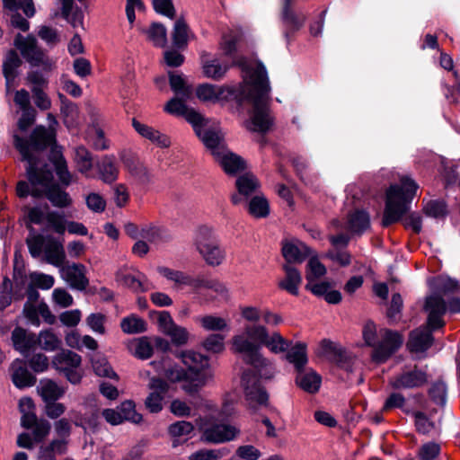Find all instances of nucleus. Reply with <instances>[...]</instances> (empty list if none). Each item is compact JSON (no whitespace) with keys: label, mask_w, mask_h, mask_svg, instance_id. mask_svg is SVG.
<instances>
[{"label":"nucleus","mask_w":460,"mask_h":460,"mask_svg":"<svg viewBox=\"0 0 460 460\" xmlns=\"http://www.w3.org/2000/svg\"><path fill=\"white\" fill-rule=\"evenodd\" d=\"M49 128L38 126L32 131L30 139L25 140L15 134L14 146L20 152L22 160L27 162V177L29 183L21 181L17 183L16 192L20 198H25L30 193L34 197L46 195L56 207L65 208L70 205L69 195L60 190L53 181V172L49 165L40 167V155L43 149L51 146L49 160L58 176L59 181L66 186L72 181L66 162L61 148L56 146V129L58 121L52 114H48Z\"/></svg>","instance_id":"f257e3e1"},{"label":"nucleus","mask_w":460,"mask_h":460,"mask_svg":"<svg viewBox=\"0 0 460 460\" xmlns=\"http://www.w3.org/2000/svg\"><path fill=\"white\" fill-rule=\"evenodd\" d=\"M242 68L243 82L237 85L202 84L196 88L197 97L203 102L235 101L252 105L250 129L266 132L273 124L270 110V83L265 66H258L252 72L243 59L234 61Z\"/></svg>","instance_id":"f03ea898"},{"label":"nucleus","mask_w":460,"mask_h":460,"mask_svg":"<svg viewBox=\"0 0 460 460\" xmlns=\"http://www.w3.org/2000/svg\"><path fill=\"white\" fill-rule=\"evenodd\" d=\"M291 342L279 332H269L262 324L246 325L243 332L232 339V349L242 355L243 360L254 368L261 370L270 366V362L261 352V346H265L270 352L279 354L288 351Z\"/></svg>","instance_id":"7ed1b4c3"},{"label":"nucleus","mask_w":460,"mask_h":460,"mask_svg":"<svg viewBox=\"0 0 460 460\" xmlns=\"http://www.w3.org/2000/svg\"><path fill=\"white\" fill-rule=\"evenodd\" d=\"M418 190V184L410 177L401 178L400 184L391 185L386 191L385 208L382 225L388 226L402 219Z\"/></svg>","instance_id":"20e7f679"},{"label":"nucleus","mask_w":460,"mask_h":460,"mask_svg":"<svg viewBox=\"0 0 460 460\" xmlns=\"http://www.w3.org/2000/svg\"><path fill=\"white\" fill-rule=\"evenodd\" d=\"M363 339L368 347L374 349L372 358L377 363L385 362L402 344V336L388 329L378 332L373 322H367L363 328Z\"/></svg>","instance_id":"39448f33"},{"label":"nucleus","mask_w":460,"mask_h":460,"mask_svg":"<svg viewBox=\"0 0 460 460\" xmlns=\"http://www.w3.org/2000/svg\"><path fill=\"white\" fill-rule=\"evenodd\" d=\"M177 357L187 367V372L190 377V382L182 385V389L186 393L195 394L212 380L214 374L208 357L193 350L181 351Z\"/></svg>","instance_id":"423d86ee"},{"label":"nucleus","mask_w":460,"mask_h":460,"mask_svg":"<svg viewBox=\"0 0 460 460\" xmlns=\"http://www.w3.org/2000/svg\"><path fill=\"white\" fill-rule=\"evenodd\" d=\"M196 251L210 267L222 265L226 260V251L222 246L215 229L207 225L199 226L193 236Z\"/></svg>","instance_id":"0eeeda50"},{"label":"nucleus","mask_w":460,"mask_h":460,"mask_svg":"<svg viewBox=\"0 0 460 460\" xmlns=\"http://www.w3.org/2000/svg\"><path fill=\"white\" fill-rule=\"evenodd\" d=\"M192 128L214 158L227 148L225 133L217 122L203 116Z\"/></svg>","instance_id":"6e6552de"},{"label":"nucleus","mask_w":460,"mask_h":460,"mask_svg":"<svg viewBox=\"0 0 460 460\" xmlns=\"http://www.w3.org/2000/svg\"><path fill=\"white\" fill-rule=\"evenodd\" d=\"M447 309L453 314L460 313V298H452L447 307L445 301L440 296L434 294L427 297L425 310L429 314L428 325L432 330L444 326L445 322L442 316Z\"/></svg>","instance_id":"1a4fd4ad"},{"label":"nucleus","mask_w":460,"mask_h":460,"mask_svg":"<svg viewBox=\"0 0 460 460\" xmlns=\"http://www.w3.org/2000/svg\"><path fill=\"white\" fill-rule=\"evenodd\" d=\"M428 381V376L424 369L416 365L404 366L402 370L394 375L389 381L394 389H413L424 385Z\"/></svg>","instance_id":"9d476101"},{"label":"nucleus","mask_w":460,"mask_h":460,"mask_svg":"<svg viewBox=\"0 0 460 460\" xmlns=\"http://www.w3.org/2000/svg\"><path fill=\"white\" fill-rule=\"evenodd\" d=\"M242 387L247 404L252 409L267 404L268 394L256 373L246 371L242 376Z\"/></svg>","instance_id":"9b49d317"},{"label":"nucleus","mask_w":460,"mask_h":460,"mask_svg":"<svg viewBox=\"0 0 460 460\" xmlns=\"http://www.w3.org/2000/svg\"><path fill=\"white\" fill-rule=\"evenodd\" d=\"M81 356L77 353L63 349L54 356L52 365L57 370L64 372L72 384H77L81 379V375L76 369L81 365Z\"/></svg>","instance_id":"f8f14e48"},{"label":"nucleus","mask_w":460,"mask_h":460,"mask_svg":"<svg viewBox=\"0 0 460 460\" xmlns=\"http://www.w3.org/2000/svg\"><path fill=\"white\" fill-rule=\"evenodd\" d=\"M201 439L207 443L220 444L233 440L239 430L225 423H203L200 426Z\"/></svg>","instance_id":"ddd939ff"},{"label":"nucleus","mask_w":460,"mask_h":460,"mask_svg":"<svg viewBox=\"0 0 460 460\" xmlns=\"http://www.w3.org/2000/svg\"><path fill=\"white\" fill-rule=\"evenodd\" d=\"M192 97H185L182 95H174L164 106V111L177 117H183L192 127L200 121L203 117L195 109L189 107L187 102Z\"/></svg>","instance_id":"4468645a"},{"label":"nucleus","mask_w":460,"mask_h":460,"mask_svg":"<svg viewBox=\"0 0 460 460\" xmlns=\"http://www.w3.org/2000/svg\"><path fill=\"white\" fill-rule=\"evenodd\" d=\"M61 278L70 288L77 290H84L89 280L86 278V268L80 263H65L59 268Z\"/></svg>","instance_id":"2eb2a0df"},{"label":"nucleus","mask_w":460,"mask_h":460,"mask_svg":"<svg viewBox=\"0 0 460 460\" xmlns=\"http://www.w3.org/2000/svg\"><path fill=\"white\" fill-rule=\"evenodd\" d=\"M32 432L18 435L16 444L19 447L31 450L35 444L42 442L49 434L51 424L47 420H40L32 428Z\"/></svg>","instance_id":"dca6fc26"},{"label":"nucleus","mask_w":460,"mask_h":460,"mask_svg":"<svg viewBox=\"0 0 460 460\" xmlns=\"http://www.w3.org/2000/svg\"><path fill=\"white\" fill-rule=\"evenodd\" d=\"M151 393L146 397L145 404L150 412L156 413L162 411L163 402L168 392V384L161 378L152 377L148 384Z\"/></svg>","instance_id":"f3484780"},{"label":"nucleus","mask_w":460,"mask_h":460,"mask_svg":"<svg viewBox=\"0 0 460 460\" xmlns=\"http://www.w3.org/2000/svg\"><path fill=\"white\" fill-rule=\"evenodd\" d=\"M14 43L22 57L31 64L39 65L43 61L44 53L37 47V40L33 36L23 37L18 34Z\"/></svg>","instance_id":"a211bd4d"},{"label":"nucleus","mask_w":460,"mask_h":460,"mask_svg":"<svg viewBox=\"0 0 460 460\" xmlns=\"http://www.w3.org/2000/svg\"><path fill=\"white\" fill-rule=\"evenodd\" d=\"M24 317L34 326H40L41 316L48 323H53L55 316L51 314L48 305L45 302L38 304L26 302L23 306Z\"/></svg>","instance_id":"6ab92c4d"},{"label":"nucleus","mask_w":460,"mask_h":460,"mask_svg":"<svg viewBox=\"0 0 460 460\" xmlns=\"http://www.w3.org/2000/svg\"><path fill=\"white\" fill-rule=\"evenodd\" d=\"M282 254L287 264L301 263L309 256L310 249L301 241L292 239L283 243Z\"/></svg>","instance_id":"aec40b11"},{"label":"nucleus","mask_w":460,"mask_h":460,"mask_svg":"<svg viewBox=\"0 0 460 460\" xmlns=\"http://www.w3.org/2000/svg\"><path fill=\"white\" fill-rule=\"evenodd\" d=\"M214 159L219 164L225 172L229 175L237 174L243 171L246 166L245 161L228 147Z\"/></svg>","instance_id":"412c9836"},{"label":"nucleus","mask_w":460,"mask_h":460,"mask_svg":"<svg viewBox=\"0 0 460 460\" xmlns=\"http://www.w3.org/2000/svg\"><path fill=\"white\" fill-rule=\"evenodd\" d=\"M238 35L230 31L229 33L225 34L222 37L220 42V49L223 51V54L226 57L233 58V65L238 66L234 61L243 59L246 63V66L249 69L253 72L257 69L258 66H264L261 62H250L243 57H234V53L236 51V43L238 41Z\"/></svg>","instance_id":"4be33fe9"},{"label":"nucleus","mask_w":460,"mask_h":460,"mask_svg":"<svg viewBox=\"0 0 460 460\" xmlns=\"http://www.w3.org/2000/svg\"><path fill=\"white\" fill-rule=\"evenodd\" d=\"M13 348L26 356L36 347V335L22 327H16L12 332Z\"/></svg>","instance_id":"5701e85b"},{"label":"nucleus","mask_w":460,"mask_h":460,"mask_svg":"<svg viewBox=\"0 0 460 460\" xmlns=\"http://www.w3.org/2000/svg\"><path fill=\"white\" fill-rule=\"evenodd\" d=\"M431 331L433 330L429 326V328H420L412 331L407 343L408 349L415 353L427 350L433 341Z\"/></svg>","instance_id":"b1692460"},{"label":"nucleus","mask_w":460,"mask_h":460,"mask_svg":"<svg viewBox=\"0 0 460 460\" xmlns=\"http://www.w3.org/2000/svg\"><path fill=\"white\" fill-rule=\"evenodd\" d=\"M132 125L142 137L148 139L153 144L163 148L170 146L171 140L166 135L137 119H133Z\"/></svg>","instance_id":"393cba45"},{"label":"nucleus","mask_w":460,"mask_h":460,"mask_svg":"<svg viewBox=\"0 0 460 460\" xmlns=\"http://www.w3.org/2000/svg\"><path fill=\"white\" fill-rule=\"evenodd\" d=\"M67 445L66 438H54L48 444H42L39 447L37 460H57L58 455L66 453Z\"/></svg>","instance_id":"a878e982"},{"label":"nucleus","mask_w":460,"mask_h":460,"mask_svg":"<svg viewBox=\"0 0 460 460\" xmlns=\"http://www.w3.org/2000/svg\"><path fill=\"white\" fill-rule=\"evenodd\" d=\"M320 349L323 355L342 367H345V364L350 359L349 353L341 345L330 340H323L320 344Z\"/></svg>","instance_id":"bb28decb"},{"label":"nucleus","mask_w":460,"mask_h":460,"mask_svg":"<svg viewBox=\"0 0 460 460\" xmlns=\"http://www.w3.org/2000/svg\"><path fill=\"white\" fill-rule=\"evenodd\" d=\"M320 349L323 355L342 367H345V364L350 359L349 353L341 345L330 340H323L320 344Z\"/></svg>","instance_id":"cd10ccee"},{"label":"nucleus","mask_w":460,"mask_h":460,"mask_svg":"<svg viewBox=\"0 0 460 460\" xmlns=\"http://www.w3.org/2000/svg\"><path fill=\"white\" fill-rule=\"evenodd\" d=\"M320 349L323 355L342 367H345V364L350 359L349 353L341 345L330 340H323L320 344Z\"/></svg>","instance_id":"c85d7f7f"},{"label":"nucleus","mask_w":460,"mask_h":460,"mask_svg":"<svg viewBox=\"0 0 460 460\" xmlns=\"http://www.w3.org/2000/svg\"><path fill=\"white\" fill-rule=\"evenodd\" d=\"M12 380L14 385L20 389L34 385L36 379L28 371L25 363L21 359H15L11 366Z\"/></svg>","instance_id":"c756f323"},{"label":"nucleus","mask_w":460,"mask_h":460,"mask_svg":"<svg viewBox=\"0 0 460 460\" xmlns=\"http://www.w3.org/2000/svg\"><path fill=\"white\" fill-rule=\"evenodd\" d=\"M235 185L238 190V193L232 195L231 198L232 202L235 205L242 201L241 195L248 197L255 192L259 188L257 178L250 173H245L238 177Z\"/></svg>","instance_id":"7c9ffc66"},{"label":"nucleus","mask_w":460,"mask_h":460,"mask_svg":"<svg viewBox=\"0 0 460 460\" xmlns=\"http://www.w3.org/2000/svg\"><path fill=\"white\" fill-rule=\"evenodd\" d=\"M285 271V278L279 282V287L291 295L297 296L298 288L302 283V276L298 270L291 264H285L283 266Z\"/></svg>","instance_id":"2f4dec72"},{"label":"nucleus","mask_w":460,"mask_h":460,"mask_svg":"<svg viewBox=\"0 0 460 460\" xmlns=\"http://www.w3.org/2000/svg\"><path fill=\"white\" fill-rule=\"evenodd\" d=\"M292 2L293 0H283L282 21L286 27L284 34L287 39L289 38V32L299 30L305 22L304 16H298L291 10Z\"/></svg>","instance_id":"473e14b6"},{"label":"nucleus","mask_w":460,"mask_h":460,"mask_svg":"<svg viewBox=\"0 0 460 460\" xmlns=\"http://www.w3.org/2000/svg\"><path fill=\"white\" fill-rule=\"evenodd\" d=\"M296 384L305 391L310 394L316 393L321 385L322 378L314 370H298Z\"/></svg>","instance_id":"72a5a7b5"},{"label":"nucleus","mask_w":460,"mask_h":460,"mask_svg":"<svg viewBox=\"0 0 460 460\" xmlns=\"http://www.w3.org/2000/svg\"><path fill=\"white\" fill-rule=\"evenodd\" d=\"M47 261L60 268L66 262V253L63 244L55 240H49L44 248Z\"/></svg>","instance_id":"f704fd0d"},{"label":"nucleus","mask_w":460,"mask_h":460,"mask_svg":"<svg viewBox=\"0 0 460 460\" xmlns=\"http://www.w3.org/2000/svg\"><path fill=\"white\" fill-rule=\"evenodd\" d=\"M101 180L108 184L114 182L119 175V168L111 156H104L97 164Z\"/></svg>","instance_id":"c9c22d12"},{"label":"nucleus","mask_w":460,"mask_h":460,"mask_svg":"<svg viewBox=\"0 0 460 460\" xmlns=\"http://www.w3.org/2000/svg\"><path fill=\"white\" fill-rule=\"evenodd\" d=\"M75 163L77 171L84 174L86 178L93 177V160L90 152L83 146H77L75 149Z\"/></svg>","instance_id":"e433bc0d"},{"label":"nucleus","mask_w":460,"mask_h":460,"mask_svg":"<svg viewBox=\"0 0 460 460\" xmlns=\"http://www.w3.org/2000/svg\"><path fill=\"white\" fill-rule=\"evenodd\" d=\"M39 393L42 400L47 402L50 401H57L63 396L65 390L59 386L56 382L50 379H43L40 382L38 387Z\"/></svg>","instance_id":"4c0bfd02"},{"label":"nucleus","mask_w":460,"mask_h":460,"mask_svg":"<svg viewBox=\"0 0 460 460\" xmlns=\"http://www.w3.org/2000/svg\"><path fill=\"white\" fill-rule=\"evenodd\" d=\"M202 69L205 76L218 81L225 76L229 66L226 63H221L217 58H212L202 61Z\"/></svg>","instance_id":"58836bf2"},{"label":"nucleus","mask_w":460,"mask_h":460,"mask_svg":"<svg viewBox=\"0 0 460 460\" xmlns=\"http://www.w3.org/2000/svg\"><path fill=\"white\" fill-rule=\"evenodd\" d=\"M140 237L154 243L165 242L170 239L167 230L156 225H146L141 227Z\"/></svg>","instance_id":"ea45409f"},{"label":"nucleus","mask_w":460,"mask_h":460,"mask_svg":"<svg viewBox=\"0 0 460 460\" xmlns=\"http://www.w3.org/2000/svg\"><path fill=\"white\" fill-rule=\"evenodd\" d=\"M36 345L43 350L54 351L61 345V340L51 329H47L36 336Z\"/></svg>","instance_id":"a19ab883"},{"label":"nucleus","mask_w":460,"mask_h":460,"mask_svg":"<svg viewBox=\"0 0 460 460\" xmlns=\"http://www.w3.org/2000/svg\"><path fill=\"white\" fill-rule=\"evenodd\" d=\"M157 371L164 374V376L171 382H180L190 380V377L187 371H185L180 366H168L166 367L165 360L163 363H158Z\"/></svg>","instance_id":"79ce46f5"},{"label":"nucleus","mask_w":460,"mask_h":460,"mask_svg":"<svg viewBox=\"0 0 460 460\" xmlns=\"http://www.w3.org/2000/svg\"><path fill=\"white\" fill-rule=\"evenodd\" d=\"M62 15L74 28L83 26V12L73 6V0H62Z\"/></svg>","instance_id":"37998d69"},{"label":"nucleus","mask_w":460,"mask_h":460,"mask_svg":"<svg viewBox=\"0 0 460 460\" xmlns=\"http://www.w3.org/2000/svg\"><path fill=\"white\" fill-rule=\"evenodd\" d=\"M348 224L352 233L361 234L370 226L369 216L366 211L356 210L349 215Z\"/></svg>","instance_id":"c03bdc74"},{"label":"nucleus","mask_w":460,"mask_h":460,"mask_svg":"<svg viewBox=\"0 0 460 460\" xmlns=\"http://www.w3.org/2000/svg\"><path fill=\"white\" fill-rule=\"evenodd\" d=\"M191 33L183 19H178L173 27L172 41L177 48H183L190 39Z\"/></svg>","instance_id":"a18cd8bd"},{"label":"nucleus","mask_w":460,"mask_h":460,"mask_svg":"<svg viewBox=\"0 0 460 460\" xmlns=\"http://www.w3.org/2000/svg\"><path fill=\"white\" fill-rule=\"evenodd\" d=\"M20 65L21 59L18 54L14 50L8 51L3 64V73L7 84L15 78L16 69Z\"/></svg>","instance_id":"49530a36"},{"label":"nucleus","mask_w":460,"mask_h":460,"mask_svg":"<svg viewBox=\"0 0 460 460\" xmlns=\"http://www.w3.org/2000/svg\"><path fill=\"white\" fill-rule=\"evenodd\" d=\"M156 271L179 288L184 287L185 284H190L189 275L183 271L175 270L165 266H158Z\"/></svg>","instance_id":"de8ad7c7"},{"label":"nucleus","mask_w":460,"mask_h":460,"mask_svg":"<svg viewBox=\"0 0 460 460\" xmlns=\"http://www.w3.org/2000/svg\"><path fill=\"white\" fill-rule=\"evenodd\" d=\"M149 41L156 47H164L167 42V33L165 27L159 22H154L150 27L144 31Z\"/></svg>","instance_id":"09e8293b"},{"label":"nucleus","mask_w":460,"mask_h":460,"mask_svg":"<svg viewBox=\"0 0 460 460\" xmlns=\"http://www.w3.org/2000/svg\"><path fill=\"white\" fill-rule=\"evenodd\" d=\"M287 359L295 365L297 370H301L307 362L306 346L305 343H296L286 356Z\"/></svg>","instance_id":"8fccbe9b"},{"label":"nucleus","mask_w":460,"mask_h":460,"mask_svg":"<svg viewBox=\"0 0 460 460\" xmlns=\"http://www.w3.org/2000/svg\"><path fill=\"white\" fill-rule=\"evenodd\" d=\"M130 350L138 358L147 359L153 354V342L151 338L141 337L131 343Z\"/></svg>","instance_id":"3c124183"},{"label":"nucleus","mask_w":460,"mask_h":460,"mask_svg":"<svg viewBox=\"0 0 460 460\" xmlns=\"http://www.w3.org/2000/svg\"><path fill=\"white\" fill-rule=\"evenodd\" d=\"M146 322L136 315H130L121 320L120 327L125 333L134 334L146 331Z\"/></svg>","instance_id":"603ef678"},{"label":"nucleus","mask_w":460,"mask_h":460,"mask_svg":"<svg viewBox=\"0 0 460 460\" xmlns=\"http://www.w3.org/2000/svg\"><path fill=\"white\" fill-rule=\"evenodd\" d=\"M248 209L254 217H266L270 213L269 202L263 196H254L249 202Z\"/></svg>","instance_id":"864d4df0"},{"label":"nucleus","mask_w":460,"mask_h":460,"mask_svg":"<svg viewBox=\"0 0 460 460\" xmlns=\"http://www.w3.org/2000/svg\"><path fill=\"white\" fill-rule=\"evenodd\" d=\"M170 85L174 95H182L185 97H193V90L188 85L181 75L170 73Z\"/></svg>","instance_id":"5fc2aeb1"},{"label":"nucleus","mask_w":460,"mask_h":460,"mask_svg":"<svg viewBox=\"0 0 460 460\" xmlns=\"http://www.w3.org/2000/svg\"><path fill=\"white\" fill-rule=\"evenodd\" d=\"M49 213V209L47 205L29 208L26 209L28 223L46 226Z\"/></svg>","instance_id":"6e6d98bb"},{"label":"nucleus","mask_w":460,"mask_h":460,"mask_svg":"<svg viewBox=\"0 0 460 460\" xmlns=\"http://www.w3.org/2000/svg\"><path fill=\"white\" fill-rule=\"evenodd\" d=\"M93 370L97 376L117 379L118 376L110 366L107 358L102 356H96L92 359Z\"/></svg>","instance_id":"4d7b16f0"},{"label":"nucleus","mask_w":460,"mask_h":460,"mask_svg":"<svg viewBox=\"0 0 460 460\" xmlns=\"http://www.w3.org/2000/svg\"><path fill=\"white\" fill-rule=\"evenodd\" d=\"M429 284L440 294L454 292L458 287L456 280L446 276H438L430 280Z\"/></svg>","instance_id":"13d9d810"},{"label":"nucleus","mask_w":460,"mask_h":460,"mask_svg":"<svg viewBox=\"0 0 460 460\" xmlns=\"http://www.w3.org/2000/svg\"><path fill=\"white\" fill-rule=\"evenodd\" d=\"M3 2L4 7L10 12H15L22 9L28 17H31L35 13L32 0H3Z\"/></svg>","instance_id":"bf43d9fd"},{"label":"nucleus","mask_w":460,"mask_h":460,"mask_svg":"<svg viewBox=\"0 0 460 460\" xmlns=\"http://www.w3.org/2000/svg\"><path fill=\"white\" fill-rule=\"evenodd\" d=\"M325 273L326 269L324 265L322 264L317 258L312 257L307 263L305 274L307 283L316 280L317 279L324 276Z\"/></svg>","instance_id":"052dcab7"},{"label":"nucleus","mask_w":460,"mask_h":460,"mask_svg":"<svg viewBox=\"0 0 460 460\" xmlns=\"http://www.w3.org/2000/svg\"><path fill=\"white\" fill-rule=\"evenodd\" d=\"M201 326L208 331H223L228 328V323L222 317L207 315L200 318Z\"/></svg>","instance_id":"680f3d73"},{"label":"nucleus","mask_w":460,"mask_h":460,"mask_svg":"<svg viewBox=\"0 0 460 460\" xmlns=\"http://www.w3.org/2000/svg\"><path fill=\"white\" fill-rule=\"evenodd\" d=\"M146 277L138 272L137 275L126 274L123 276L122 282L125 286L136 292L146 290Z\"/></svg>","instance_id":"e2e57ef3"},{"label":"nucleus","mask_w":460,"mask_h":460,"mask_svg":"<svg viewBox=\"0 0 460 460\" xmlns=\"http://www.w3.org/2000/svg\"><path fill=\"white\" fill-rule=\"evenodd\" d=\"M119 413L123 420H129L133 423H139L142 416L135 410V404L132 401H126L119 406Z\"/></svg>","instance_id":"0e129e2a"},{"label":"nucleus","mask_w":460,"mask_h":460,"mask_svg":"<svg viewBox=\"0 0 460 460\" xmlns=\"http://www.w3.org/2000/svg\"><path fill=\"white\" fill-rule=\"evenodd\" d=\"M225 449H200L189 456L190 460H219L226 455Z\"/></svg>","instance_id":"69168bd1"},{"label":"nucleus","mask_w":460,"mask_h":460,"mask_svg":"<svg viewBox=\"0 0 460 460\" xmlns=\"http://www.w3.org/2000/svg\"><path fill=\"white\" fill-rule=\"evenodd\" d=\"M66 221L64 216L56 211H49L46 227L53 229L58 234H64L66 231Z\"/></svg>","instance_id":"338daca9"},{"label":"nucleus","mask_w":460,"mask_h":460,"mask_svg":"<svg viewBox=\"0 0 460 460\" xmlns=\"http://www.w3.org/2000/svg\"><path fill=\"white\" fill-rule=\"evenodd\" d=\"M27 245L31 255L37 258L45 248V238L41 234H31L27 238Z\"/></svg>","instance_id":"774afa93"}]
</instances>
